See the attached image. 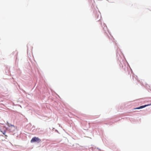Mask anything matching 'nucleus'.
Here are the masks:
<instances>
[{"label": "nucleus", "mask_w": 151, "mask_h": 151, "mask_svg": "<svg viewBox=\"0 0 151 151\" xmlns=\"http://www.w3.org/2000/svg\"><path fill=\"white\" fill-rule=\"evenodd\" d=\"M149 105H145L144 106H141L139 107L135 108V109H142V108L145 107L146 106H148Z\"/></svg>", "instance_id": "f03ea898"}, {"label": "nucleus", "mask_w": 151, "mask_h": 151, "mask_svg": "<svg viewBox=\"0 0 151 151\" xmlns=\"http://www.w3.org/2000/svg\"><path fill=\"white\" fill-rule=\"evenodd\" d=\"M5 136L6 137L5 138H6V137H7V135H5Z\"/></svg>", "instance_id": "7ed1b4c3"}, {"label": "nucleus", "mask_w": 151, "mask_h": 151, "mask_svg": "<svg viewBox=\"0 0 151 151\" xmlns=\"http://www.w3.org/2000/svg\"><path fill=\"white\" fill-rule=\"evenodd\" d=\"M41 141V140L38 137H33L31 140V143L35 142H40Z\"/></svg>", "instance_id": "f257e3e1"}]
</instances>
